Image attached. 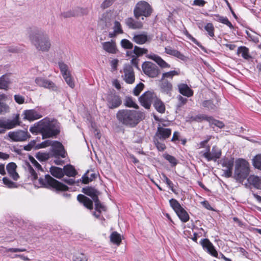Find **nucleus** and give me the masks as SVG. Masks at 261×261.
I'll use <instances>...</instances> for the list:
<instances>
[{"instance_id": "obj_38", "label": "nucleus", "mask_w": 261, "mask_h": 261, "mask_svg": "<svg viewBox=\"0 0 261 261\" xmlns=\"http://www.w3.org/2000/svg\"><path fill=\"white\" fill-rule=\"evenodd\" d=\"M64 174L69 177H74L77 174V172L72 165L65 166L63 168Z\"/></svg>"}, {"instance_id": "obj_31", "label": "nucleus", "mask_w": 261, "mask_h": 261, "mask_svg": "<svg viewBox=\"0 0 261 261\" xmlns=\"http://www.w3.org/2000/svg\"><path fill=\"white\" fill-rule=\"evenodd\" d=\"M103 49L107 52L110 54H116L117 53V48L115 41L105 42L102 43Z\"/></svg>"}, {"instance_id": "obj_46", "label": "nucleus", "mask_w": 261, "mask_h": 261, "mask_svg": "<svg viewBox=\"0 0 261 261\" xmlns=\"http://www.w3.org/2000/svg\"><path fill=\"white\" fill-rule=\"evenodd\" d=\"M41 120L35 123L33 126H31L30 128V131L32 134H38L41 133L42 134V129L41 128Z\"/></svg>"}, {"instance_id": "obj_2", "label": "nucleus", "mask_w": 261, "mask_h": 261, "mask_svg": "<svg viewBox=\"0 0 261 261\" xmlns=\"http://www.w3.org/2000/svg\"><path fill=\"white\" fill-rule=\"evenodd\" d=\"M116 118L123 125L134 127L144 118V114L142 112L135 110L122 109L117 112Z\"/></svg>"}, {"instance_id": "obj_53", "label": "nucleus", "mask_w": 261, "mask_h": 261, "mask_svg": "<svg viewBox=\"0 0 261 261\" xmlns=\"http://www.w3.org/2000/svg\"><path fill=\"white\" fill-rule=\"evenodd\" d=\"M58 64L63 76L70 73L68 71V67L66 64L63 62H59Z\"/></svg>"}, {"instance_id": "obj_21", "label": "nucleus", "mask_w": 261, "mask_h": 261, "mask_svg": "<svg viewBox=\"0 0 261 261\" xmlns=\"http://www.w3.org/2000/svg\"><path fill=\"white\" fill-rule=\"evenodd\" d=\"M17 165L14 162L8 163L6 166V170L9 176L14 180L17 181L19 178V175L16 172Z\"/></svg>"}, {"instance_id": "obj_12", "label": "nucleus", "mask_w": 261, "mask_h": 261, "mask_svg": "<svg viewBox=\"0 0 261 261\" xmlns=\"http://www.w3.org/2000/svg\"><path fill=\"white\" fill-rule=\"evenodd\" d=\"M114 19L113 12L111 11H106L101 15L99 21V25L103 29H108L111 27Z\"/></svg>"}, {"instance_id": "obj_59", "label": "nucleus", "mask_w": 261, "mask_h": 261, "mask_svg": "<svg viewBox=\"0 0 261 261\" xmlns=\"http://www.w3.org/2000/svg\"><path fill=\"white\" fill-rule=\"evenodd\" d=\"M154 144L159 151H163L166 148L165 145L164 143L160 142L156 139H154Z\"/></svg>"}, {"instance_id": "obj_39", "label": "nucleus", "mask_w": 261, "mask_h": 261, "mask_svg": "<svg viewBox=\"0 0 261 261\" xmlns=\"http://www.w3.org/2000/svg\"><path fill=\"white\" fill-rule=\"evenodd\" d=\"M237 54L241 56L245 59L248 60L251 58V56L249 53V49L245 46H240L238 47Z\"/></svg>"}, {"instance_id": "obj_55", "label": "nucleus", "mask_w": 261, "mask_h": 261, "mask_svg": "<svg viewBox=\"0 0 261 261\" xmlns=\"http://www.w3.org/2000/svg\"><path fill=\"white\" fill-rule=\"evenodd\" d=\"M204 29L211 37L214 36V27L212 23H207L204 27Z\"/></svg>"}, {"instance_id": "obj_25", "label": "nucleus", "mask_w": 261, "mask_h": 261, "mask_svg": "<svg viewBox=\"0 0 261 261\" xmlns=\"http://www.w3.org/2000/svg\"><path fill=\"white\" fill-rule=\"evenodd\" d=\"M196 120H205L210 122V123L212 124H214V125L218 127L219 128H223L224 126V123L220 121L214 119L213 117L210 116H207L204 115H200L199 116H197L196 117Z\"/></svg>"}, {"instance_id": "obj_10", "label": "nucleus", "mask_w": 261, "mask_h": 261, "mask_svg": "<svg viewBox=\"0 0 261 261\" xmlns=\"http://www.w3.org/2000/svg\"><path fill=\"white\" fill-rule=\"evenodd\" d=\"M142 68L144 73L150 77H155L159 73V69L155 64L151 62H145Z\"/></svg>"}, {"instance_id": "obj_52", "label": "nucleus", "mask_w": 261, "mask_h": 261, "mask_svg": "<svg viewBox=\"0 0 261 261\" xmlns=\"http://www.w3.org/2000/svg\"><path fill=\"white\" fill-rule=\"evenodd\" d=\"M120 44L122 47L124 49H132L133 48V44L129 40L126 39L121 40Z\"/></svg>"}, {"instance_id": "obj_60", "label": "nucleus", "mask_w": 261, "mask_h": 261, "mask_svg": "<svg viewBox=\"0 0 261 261\" xmlns=\"http://www.w3.org/2000/svg\"><path fill=\"white\" fill-rule=\"evenodd\" d=\"M165 159L170 162L173 166H175L177 164L176 159L173 156L169 154H166L164 156Z\"/></svg>"}, {"instance_id": "obj_28", "label": "nucleus", "mask_w": 261, "mask_h": 261, "mask_svg": "<svg viewBox=\"0 0 261 261\" xmlns=\"http://www.w3.org/2000/svg\"><path fill=\"white\" fill-rule=\"evenodd\" d=\"M178 91L180 94L188 97L193 95V91L186 84L181 83L177 86Z\"/></svg>"}, {"instance_id": "obj_42", "label": "nucleus", "mask_w": 261, "mask_h": 261, "mask_svg": "<svg viewBox=\"0 0 261 261\" xmlns=\"http://www.w3.org/2000/svg\"><path fill=\"white\" fill-rule=\"evenodd\" d=\"M3 184L8 188L10 189H13V188H17L18 186V185L12 181L11 179H10L7 177H4L3 178Z\"/></svg>"}, {"instance_id": "obj_56", "label": "nucleus", "mask_w": 261, "mask_h": 261, "mask_svg": "<svg viewBox=\"0 0 261 261\" xmlns=\"http://www.w3.org/2000/svg\"><path fill=\"white\" fill-rule=\"evenodd\" d=\"M95 203V210L97 211L99 213H100L101 211H106V208L104 205L101 204L98 198L97 200L93 201Z\"/></svg>"}, {"instance_id": "obj_32", "label": "nucleus", "mask_w": 261, "mask_h": 261, "mask_svg": "<svg viewBox=\"0 0 261 261\" xmlns=\"http://www.w3.org/2000/svg\"><path fill=\"white\" fill-rule=\"evenodd\" d=\"M165 53L168 55L174 56L182 61L187 60V58L178 50L172 49L171 47L168 46L165 48Z\"/></svg>"}, {"instance_id": "obj_20", "label": "nucleus", "mask_w": 261, "mask_h": 261, "mask_svg": "<svg viewBox=\"0 0 261 261\" xmlns=\"http://www.w3.org/2000/svg\"><path fill=\"white\" fill-rule=\"evenodd\" d=\"M123 79L127 84H133L135 80L133 67L129 65H125L124 68Z\"/></svg>"}, {"instance_id": "obj_30", "label": "nucleus", "mask_w": 261, "mask_h": 261, "mask_svg": "<svg viewBox=\"0 0 261 261\" xmlns=\"http://www.w3.org/2000/svg\"><path fill=\"white\" fill-rule=\"evenodd\" d=\"M126 25L131 29H140L142 28L143 23L142 22L134 20L133 18H127L125 20Z\"/></svg>"}, {"instance_id": "obj_44", "label": "nucleus", "mask_w": 261, "mask_h": 261, "mask_svg": "<svg viewBox=\"0 0 261 261\" xmlns=\"http://www.w3.org/2000/svg\"><path fill=\"white\" fill-rule=\"evenodd\" d=\"M52 156L51 153L47 152H39L36 154V158L40 161L44 162L48 160Z\"/></svg>"}, {"instance_id": "obj_35", "label": "nucleus", "mask_w": 261, "mask_h": 261, "mask_svg": "<svg viewBox=\"0 0 261 261\" xmlns=\"http://www.w3.org/2000/svg\"><path fill=\"white\" fill-rule=\"evenodd\" d=\"M160 85V89L162 92L171 95V92L172 90V84L167 80H162Z\"/></svg>"}, {"instance_id": "obj_62", "label": "nucleus", "mask_w": 261, "mask_h": 261, "mask_svg": "<svg viewBox=\"0 0 261 261\" xmlns=\"http://www.w3.org/2000/svg\"><path fill=\"white\" fill-rule=\"evenodd\" d=\"M9 109V106L5 102H0V114L7 112Z\"/></svg>"}, {"instance_id": "obj_27", "label": "nucleus", "mask_w": 261, "mask_h": 261, "mask_svg": "<svg viewBox=\"0 0 261 261\" xmlns=\"http://www.w3.org/2000/svg\"><path fill=\"white\" fill-rule=\"evenodd\" d=\"M112 29L113 31L110 32L109 33L108 36L109 38H114L119 34L123 33L122 25L120 22L118 21H114Z\"/></svg>"}, {"instance_id": "obj_14", "label": "nucleus", "mask_w": 261, "mask_h": 261, "mask_svg": "<svg viewBox=\"0 0 261 261\" xmlns=\"http://www.w3.org/2000/svg\"><path fill=\"white\" fill-rule=\"evenodd\" d=\"M223 175L226 177H229L232 175V169L234 165L233 158H225L221 161Z\"/></svg>"}, {"instance_id": "obj_37", "label": "nucleus", "mask_w": 261, "mask_h": 261, "mask_svg": "<svg viewBox=\"0 0 261 261\" xmlns=\"http://www.w3.org/2000/svg\"><path fill=\"white\" fill-rule=\"evenodd\" d=\"M248 180L254 187L261 189V177L255 175H250Z\"/></svg>"}, {"instance_id": "obj_17", "label": "nucleus", "mask_w": 261, "mask_h": 261, "mask_svg": "<svg viewBox=\"0 0 261 261\" xmlns=\"http://www.w3.org/2000/svg\"><path fill=\"white\" fill-rule=\"evenodd\" d=\"M36 84L41 87L57 91L58 87L52 81L42 77H37L35 79Z\"/></svg>"}, {"instance_id": "obj_47", "label": "nucleus", "mask_w": 261, "mask_h": 261, "mask_svg": "<svg viewBox=\"0 0 261 261\" xmlns=\"http://www.w3.org/2000/svg\"><path fill=\"white\" fill-rule=\"evenodd\" d=\"M179 72L176 70H172L169 72L163 73L161 80H166L165 79H172L175 75H178Z\"/></svg>"}, {"instance_id": "obj_43", "label": "nucleus", "mask_w": 261, "mask_h": 261, "mask_svg": "<svg viewBox=\"0 0 261 261\" xmlns=\"http://www.w3.org/2000/svg\"><path fill=\"white\" fill-rule=\"evenodd\" d=\"M111 241L117 245H119L121 242V236L116 231L113 232L110 236Z\"/></svg>"}, {"instance_id": "obj_34", "label": "nucleus", "mask_w": 261, "mask_h": 261, "mask_svg": "<svg viewBox=\"0 0 261 261\" xmlns=\"http://www.w3.org/2000/svg\"><path fill=\"white\" fill-rule=\"evenodd\" d=\"M11 82L8 74L3 75L0 77V89L7 90Z\"/></svg>"}, {"instance_id": "obj_36", "label": "nucleus", "mask_w": 261, "mask_h": 261, "mask_svg": "<svg viewBox=\"0 0 261 261\" xmlns=\"http://www.w3.org/2000/svg\"><path fill=\"white\" fill-rule=\"evenodd\" d=\"M83 192L85 194L90 196L93 201L97 200L98 192L95 189L91 187L83 188Z\"/></svg>"}, {"instance_id": "obj_64", "label": "nucleus", "mask_w": 261, "mask_h": 261, "mask_svg": "<svg viewBox=\"0 0 261 261\" xmlns=\"http://www.w3.org/2000/svg\"><path fill=\"white\" fill-rule=\"evenodd\" d=\"M220 22L227 25L228 27H229L230 29L233 28V25L231 24V23L229 21L228 18L226 17H223L222 16L221 20Z\"/></svg>"}, {"instance_id": "obj_19", "label": "nucleus", "mask_w": 261, "mask_h": 261, "mask_svg": "<svg viewBox=\"0 0 261 261\" xmlns=\"http://www.w3.org/2000/svg\"><path fill=\"white\" fill-rule=\"evenodd\" d=\"M107 106L109 109H114L119 107L122 103L120 97L115 94H109L107 98Z\"/></svg>"}, {"instance_id": "obj_40", "label": "nucleus", "mask_w": 261, "mask_h": 261, "mask_svg": "<svg viewBox=\"0 0 261 261\" xmlns=\"http://www.w3.org/2000/svg\"><path fill=\"white\" fill-rule=\"evenodd\" d=\"M153 106L155 110L160 113H164L165 111V105L159 99L155 98L154 101Z\"/></svg>"}, {"instance_id": "obj_48", "label": "nucleus", "mask_w": 261, "mask_h": 261, "mask_svg": "<svg viewBox=\"0 0 261 261\" xmlns=\"http://www.w3.org/2000/svg\"><path fill=\"white\" fill-rule=\"evenodd\" d=\"M252 164L255 168L261 170V154L254 157L252 159Z\"/></svg>"}, {"instance_id": "obj_22", "label": "nucleus", "mask_w": 261, "mask_h": 261, "mask_svg": "<svg viewBox=\"0 0 261 261\" xmlns=\"http://www.w3.org/2000/svg\"><path fill=\"white\" fill-rule=\"evenodd\" d=\"M133 41L138 44H143L147 42H150L151 38L147 35V33L135 34L132 39Z\"/></svg>"}, {"instance_id": "obj_57", "label": "nucleus", "mask_w": 261, "mask_h": 261, "mask_svg": "<svg viewBox=\"0 0 261 261\" xmlns=\"http://www.w3.org/2000/svg\"><path fill=\"white\" fill-rule=\"evenodd\" d=\"M177 98L178 100V103L177 105V109H178L179 108L185 105L188 101L186 98H184L181 95H178L177 96Z\"/></svg>"}, {"instance_id": "obj_8", "label": "nucleus", "mask_w": 261, "mask_h": 261, "mask_svg": "<svg viewBox=\"0 0 261 261\" xmlns=\"http://www.w3.org/2000/svg\"><path fill=\"white\" fill-rule=\"evenodd\" d=\"M169 202L171 206L182 222H187L189 221L190 218L189 214L176 199H172L170 200Z\"/></svg>"}, {"instance_id": "obj_61", "label": "nucleus", "mask_w": 261, "mask_h": 261, "mask_svg": "<svg viewBox=\"0 0 261 261\" xmlns=\"http://www.w3.org/2000/svg\"><path fill=\"white\" fill-rule=\"evenodd\" d=\"M115 0H105L101 4V8L105 9L112 5Z\"/></svg>"}, {"instance_id": "obj_1", "label": "nucleus", "mask_w": 261, "mask_h": 261, "mask_svg": "<svg viewBox=\"0 0 261 261\" xmlns=\"http://www.w3.org/2000/svg\"><path fill=\"white\" fill-rule=\"evenodd\" d=\"M29 30L30 40L36 49L42 52L48 51L51 46L48 35L38 28H30Z\"/></svg>"}, {"instance_id": "obj_5", "label": "nucleus", "mask_w": 261, "mask_h": 261, "mask_svg": "<svg viewBox=\"0 0 261 261\" xmlns=\"http://www.w3.org/2000/svg\"><path fill=\"white\" fill-rule=\"evenodd\" d=\"M249 173V164L242 159H239L235 162L234 177L238 180L243 181Z\"/></svg>"}, {"instance_id": "obj_24", "label": "nucleus", "mask_w": 261, "mask_h": 261, "mask_svg": "<svg viewBox=\"0 0 261 261\" xmlns=\"http://www.w3.org/2000/svg\"><path fill=\"white\" fill-rule=\"evenodd\" d=\"M201 244L203 248L207 250V251L212 255L217 257L218 253L214 248L212 243L207 239L201 240Z\"/></svg>"}, {"instance_id": "obj_33", "label": "nucleus", "mask_w": 261, "mask_h": 261, "mask_svg": "<svg viewBox=\"0 0 261 261\" xmlns=\"http://www.w3.org/2000/svg\"><path fill=\"white\" fill-rule=\"evenodd\" d=\"M77 199L80 202L82 203L89 210L93 208V202L87 197L84 195L80 194L77 196Z\"/></svg>"}, {"instance_id": "obj_63", "label": "nucleus", "mask_w": 261, "mask_h": 261, "mask_svg": "<svg viewBox=\"0 0 261 261\" xmlns=\"http://www.w3.org/2000/svg\"><path fill=\"white\" fill-rule=\"evenodd\" d=\"M14 100L17 103L21 105L24 102V97L19 94H16L14 96Z\"/></svg>"}, {"instance_id": "obj_9", "label": "nucleus", "mask_w": 261, "mask_h": 261, "mask_svg": "<svg viewBox=\"0 0 261 261\" xmlns=\"http://www.w3.org/2000/svg\"><path fill=\"white\" fill-rule=\"evenodd\" d=\"M202 156L205 158L207 161H214L216 162L217 159H219L221 156V150L216 146H214L210 151V147L207 146V151H201Z\"/></svg>"}, {"instance_id": "obj_41", "label": "nucleus", "mask_w": 261, "mask_h": 261, "mask_svg": "<svg viewBox=\"0 0 261 261\" xmlns=\"http://www.w3.org/2000/svg\"><path fill=\"white\" fill-rule=\"evenodd\" d=\"M51 174L58 178H60L64 176L63 170L59 167H51L50 169Z\"/></svg>"}, {"instance_id": "obj_13", "label": "nucleus", "mask_w": 261, "mask_h": 261, "mask_svg": "<svg viewBox=\"0 0 261 261\" xmlns=\"http://www.w3.org/2000/svg\"><path fill=\"white\" fill-rule=\"evenodd\" d=\"M31 162L33 165L35 167L36 170H37V173L36 171L33 168V167L30 165H27V170L29 172V176L32 180H36L38 179V175H40V172H43L44 171L41 166L34 159L32 158Z\"/></svg>"}, {"instance_id": "obj_16", "label": "nucleus", "mask_w": 261, "mask_h": 261, "mask_svg": "<svg viewBox=\"0 0 261 261\" xmlns=\"http://www.w3.org/2000/svg\"><path fill=\"white\" fill-rule=\"evenodd\" d=\"M155 98L154 94L151 92L147 91L144 93L139 98L141 105L146 109H149L152 102Z\"/></svg>"}, {"instance_id": "obj_54", "label": "nucleus", "mask_w": 261, "mask_h": 261, "mask_svg": "<svg viewBox=\"0 0 261 261\" xmlns=\"http://www.w3.org/2000/svg\"><path fill=\"white\" fill-rule=\"evenodd\" d=\"M63 77L66 81V83L69 85L70 87L71 88H73L74 87V82L73 78L71 76L70 73L67 74Z\"/></svg>"}, {"instance_id": "obj_29", "label": "nucleus", "mask_w": 261, "mask_h": 261, "mask_svg": "<svg viewBox=\"0 0 261 261\" xmlns=\"http://www.w3.org/2000/svg\"><path fill=\"white\" fill-rule=\"evenodd\" d=\"M148 58L155 62L162 68H169L170 67V65L158 55L152 54L149 55Z\"/></svg>"}, {"instance_id": "obj_50", "label": "nucleus", "mask_w": 261, "mask_h": 261, "mask_svg": "<svg viewBox=\"0 0 261 261\" xmlns=\"http://www.w3.org/2000/svg\"><path fill=\"white\" fill-rule=\"evenodd\" d=\"M147 52L148 50L147 49L144 48H141L137 46H135L133 50V53L137 56H140L143 54H146L147 53Z\"/></svg>"}, {"instance_id": "obj_18", "label": "nucleus", "mask_w": 261, "mask_h": 261, "mask_svg": "<svg viewBox=\"0 0 261 261\" xmlns=\"http://www.w3.org/2000/svg\"><path fill=\"white\" fill-rule=\"evenodd\" d=\"M23 115L24 119L30 121H34L42 117L41 112L39 109L25 110Z\"/></svg>"}, {"instance_id": "obj_49", "label": "nucleus", "mask_w": 261, "mask_h": 261, "mask_svg": "<svg viewBox=\"0 0 261 261\" xmlns=\"http://www.w3.org/2000/svg\"><path fill=\"white\" fill-rule=\"evenodd\" d=\"M72 259L73 261H87L88 258L85 254L76 252L74 254Z\"/></svg>"}, {"instance_id": "obj_11", "label": "nucleus", "mask_w": 261, "mask_h": 261, "mask_svg": "<svg viewBox=\"0 0 261 261\" xmlns=\"http://www.w3.org/2000/svg\"><path fill=\"white\" fill-rule=\"evenodd\" d=\"M8 137L13 141L23 142L29 139L31 137V135L27 131L17 130L9 132Z\"/></svg>"}, {"instance_id": "obj_3", "label": "nucleus", "mask_w": 261, "mask_h": 261, "mask_svg": "<svg viewBox=\"0 0 261 261\" xmlns=\"http://www.w3.org/2000/svg\"><path fill=\"white\" fill-rule=\"evenodd\" d=\"M40 124L43 139L53 137L60 133L59 123L56 120L46 118L41 120Z\"/></svg>"}, {"instance_id": "obj_51", "label": "nucleus", "mask_w": 261, "mask_h": 261, "mask_svg": "<svg viewBox=\"0 0 261 261\" xmlns=\"http://www.w3.org/2000/svg\"><path fill=\"white\" fill-rule=\"evenodd\" d=\"M124 105L125 106L129 108L138 109L137 105L133 101L132 97H126L125 99Z\"/></svg>"}, {"instance_id": "obj_23", "label": "nucleus", "mask_w": 261, "mask_h": 261, "mask_svg": "<svg viewBox=\"0 0 261 261\" xmlns=\"http://www.w3.org/2000/svg\"><path fill=\"white\" fill-rule=\"evenodd\" d=\"M171 135V129L170 128H164L161 126L158 127L157 131L155 133V137L161 140H166Z\"/></svg>"}, {"instance_id": "obj_26", "label": "nucleus", "mask_w": 261, "mask_h": 261, "mask_svg": "<svg viewBox=\"0 0 261 261\" xmlns=\"http://www.w3.org/2000/svg\"><path fill=\"white\" fill-rule=\"evenodd\" d=\"M202 105L203 107L212 111H215L219 106V101L217 99L204 100Z\"/></svg>"}, {"instance_id": "obj_45", "label": "nucleus", "mask_w": 261, "mask_h": 261, "mask_svg": "<svg viewBox=\"0 0 261 261\" xmlns=\"http://www.w3.org/2000/svg\"><path fill=\"white\" fill-rule=\"evenodd\" d=\"M18 125H19V123L17 117L13 120H6V129H12Z\"/></svg>"}, {"instance_id": "obj_6", "label": "nucleus", "mask_w": 261, "mask_h": 261, "mask_svg": "<svg viewBox=\"0 0 261 261\" xmlns=\"http://www.w3.org/2000/svg\"><path fill=\"white\" fill-rule=\"evenodd\" d=\"M39 184L41 187H52L58 191H67L68 187L51 177L49 175H45L44 178L40 177L38 179Z\"/></svg>"}, {"instance_id": "obj_58", "label": "nucleus", "mask_w": 261, "mask_h": 261, "mask_svg": "<svg viewBox=\"0 0 261 261\" xmlns=\"http://www.w3.org/2000/svg\"><path fill=\"white\" fill-rule=\"evenodd\" d=\"M144 87V85L142 83H140L138 84L136 87L134 89V94L136 96H138L139 95L141 91L143 90Z\"/></svg>"}, {"instance_id": "obj_4", "label": "nucleus", "mask_w": 261, "mask_h": 261, "mask_svg": "<svg viewBox=\"0 0 261 261\" xmlns=\"http://www.w3.org/2000/svg\"><path fill=\"white\" fill-rule=\"evenodd\" d=\"M49 146H51L50 151L52 156H55V158L61 156L63 158L66 157V153L64 146L61 143L58 141L47 140L38 144L36 148L39 149Z\"/></svg>"}, {"instance_id": "obj_15", "label": "nucleus", "mask_w": 261, "mask_h": 261, "mask_svg": "<svg viewBox=\"0 0 261 261\" xmlns=\"http://www.w3.org/2000/svg\"><path fill=\"white\" fill-rule=\"evenodd\" d=\"M89 12L88 8L76 7L74 9L64 12L62 15L64 18L76 17L87 15Z\"/></svg>"}, {"instance_id": "obj_7", "label": "nucleus", "mask_w": 261, "mask_h": 261, "mask_svg": "<svg viewBox=\"0 0 261 261\" xmlns=\"http://www.w3.org/2000/svg\"><path fill=\"white\" fill-rule=\"evenodd\" d=\"M152 10L150 5L145 1L139 2L136 5L134 10V16L138 19L140 16L148 17Z\"/></svg>"}]
</instances>
